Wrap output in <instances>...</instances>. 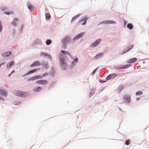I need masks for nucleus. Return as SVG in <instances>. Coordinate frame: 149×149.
<instances>
[{"label":"nucleus","mask_w":149,"mask_h":149,"mask_svg":"<svg viewBox=\"0 0 149 149\" xmlns=\"http://www.w3.org/2000/svg\"><path fill=\"white\" fill-rule=\"evenodd\" d=\"M14 93L16 95L19 97H24L28 95L27 92L20 91H14Z\"/></svg>","instance_id":"1"},{"label":"nucleus","mask_w":149,"mask_h":149,"mask_svg":"<svg viewBox=\"0 0 149 149\" xmlns=\"http://www.w3.org/2000/svg\"><path fill=\"white\" fill-rule=\"evenodd\" d=\"M60 61L61 63V66L63 67H66L67 65L66 63L64 62V59L63 58V56L61 55L60 58Z\"/></svg>","instance_id":"2"},{"label":"nucleus","mask_w":149,"mask_h":149,"mask_svg":"<svg viewBox=\"0 0 149 149\" xmlns=\"http://www.w3.org/2000/svg\"><path fill=\"white\" fill-rule=\"evenodd\" d=\"M100 39H98L96 40L94 42H93L91 45L92 47H95L97 46L100 42L101 41Z\"/></svg>","instance_id":"3"},{"label":"nucleus","mask_w":149,"mask_h":149,"mask_svg":"<svg viewBox=\"0 0 149 149\" xmlns=\"http://www.w3.org/2000/svg\"><path fill=\"white\" fill-rule=\"evenodd\" d=\"M117 76V74H111L108 75L106 77V79L109 80L111 78H114Z\"/></svg>","instance_id":"4"},{"label":"nucleus","mask_w":149,"mask_h":149,"mask_svg":"<svg viewBox=\"0 0 149 149\" xmlns=\"http://www.w3.org/2000/svg\"><path fill=\"white\" fill-rule=\"evenodd\" d=\"M36 83L39 84H45L47 83V81L46 80H39L36 81Z\"/></svg>","instance_id":"5"},{"label":"nucleus","mask_w":149,"mask_h":149,"mask_svg":"<svg viewBox=\"0 0 149 149\" xmlns=\"http://www.w3.org/2000/svg\"><path fill=\"white\" fill-rule=\"evenodd\" d=\"M123 98L125 102L128 103H129L131 99L130 96L125 95Z\"/></svg>","instance_id":"6"},{"label":"nucleus","mask_w":149,"mask_h":149,"mask_svg":"<svg viewBox=\"0 0 149 149\" xmlns=\"http://www.w3.org/2000/svg\"><path fill=\"white\" fill-rule=\"evenodd\" d=\"M41 65V63L38 61H36L34 62L30 66L31 67H33L36 66H40Z\"/></svg>","instance_id":"7"},{"label":"nucleus","mask_w":149,"mask_h":149,"mask_svg":"<svg viewBox=\"0 0 149 149\" xmlns=\"http://www.w3.org/2000/svg\"><path fill=\"white\" fill-rule=\"evenodd\" d=\"M70 38L68 36H67L62 39V42L63 43H66L70 41Z\"/></svg>","instance_id":"8"},{"label":"nucleus","mask_w":149,"mask_h":149,"mask_svg":"<svg viewBox=\"0 0 149 149\" xmlns=\"http://www.w3.org/2000/svg\"><path fill=\"white\" fill-rule=\"evenodd\" d=\"M84 33H85L84 32H83V33H80L74 37V38L73 39L74 40H76L81 37H82L84 35Z\"/></svg>","instance_id":"9"},{"label":"nucleus","mask_w":149,"mask_h":149,"mask_svg":"<svg viewBox=\"0 0 149 149\" xmlns=\"http://www.w3.org/2000/svg\"><path fill=\"white\" fill-rule=\"evenodd\" d=\"M0 94L2 95L6 96L7 95V93L6 91L0 88Z\"/></svg>","instance_id":"10"},{"label":"nucleus","mask_w":149,"mask_h":149,"mask_svg":"<svg viewBox=\"0 0 149 149\" xmlns=\"http://www.w3.org/2000/svg\"><path fill=\"white\" fill-rule=\"evenodd\" d=\"M130 66V65H123L121 66L119 68V69H125L127 68H129V67Z\"/></svg>","instance_id":"11"},{"label":"nucleus","mask_w":149,"mask_h":149,"mask_svg":"<svg viewBox=\"0 0 149 149\" xmlns=\"http://www.w3.org/2000/svg\"><path fill=\"white\" fill-rule=\"evenodd\" d=\"M137 60V59L136 58H134L129 60L128 61V63H132L135 62Z\"/></svg>","instance_id":"12"},{"label":"nucleus","mask_w":149,"mask_h":149,"mask_svg":"<svg viewBox=\"0 0 149 149\" xmlns=\"http://www.w3.org/2000/svg\"><path fill=\"white\" fill-rule=\"evenodd\" d=\"M38 70V69H34L32 70H30L29 71L27 74H29L33 73L36 72L37 71V70ZM38 70H40V69L38 68Z\"/></svg>","instance_id":"13"},{"label":"nucleus","mask_w":149,"mask_h":149,"mask_svg":"<svg viewBox=\"0 0 149 149\" xmlns=\"http://www.w3.org/2000/svg\"><path fill=\"white\" fill-rule=\"evenodd\" d=\"M103 53H102L101 52L98 54H97L96 55L95 57V58L96 59L98 58H99L101 56H102L103 55Z\"/></svg>","instance_id":"14"},{"label":"nucleus","mask_w":149,"mask_h":149,"mask_svg":"<svg viewBox=\"0 0 149 149\" xmlns=\"http://www.w3.org/2000/svg\"><path fill=\"white\" fill-rule=\"evenodd\" d=\"M28 7L29 9H30L31 10H33L34 9V6L30 3L28 4Z\"/></svg>","instance_id":"15"},{"label":"nucleus","mask_w":149,"mask_h":149,"mask_svg":"<svg viewBox=\"0 0 149 149\" xmlns=\"http://www.w3.org/2000/svg\"><path fill=\"white\" fill-rule=\"evenodd\" d=\"M11 54V52H8L4 53L3 54V56L4 57H6L10 55Z\"/></svg>","instance_id":"16"},{"label":"nucleus","mask_w":149,"mask_h":149,"mask_svg":"<svg viewBox=\"0 0 149 149\" xmlns=\"http://www.w3.org/2000/svg\"><path fill=\"white\" fill-rule=\"evenodd\" d=\"M14 64V61H11L7 65L8 67H9V68L11 67Z\"/></svg>","instance_id":"17"},{"label":"nucleus","mask_w":149,"mask_h":149,"mask_svg":"<svg viewBox=\"0 0 149 149\" xmlns=\"http://www.w3.org/2000/svg\"><path fill=\"white\" fill-rule=\"evenodd\" d=\"M127 27L130 29H132L133 28V25L131 24H128L127 25Z\"/></svg>","instance_id":"18"},{"label":"nucleus","mask_w":149,"mask_h":149,"mask_svg":"<svg viewBox=\"0 0 149 149\" xmlns=\"http://www.w3.org/2000/svg\"><path fill=\"white\" fill-rule=\"evenodd\" d=\"M88 18L86 17H85L83 18L82 20L81 21H84V22L82 24V25H84L86 24V22Z\"/></svg>","instance_id":"19"},{"label":"nucleus","mask_w":149,"mask_h":149,"mask_svg":"<svg viewBox=\"0 0 149 149\" xmlns=\"http://www.w3.org/2000/svg\"><path fill=\"white\" fill-rule=\"evenodd\" d=\"M41 89V88L40 87H38L37 88H36L33 89V91H34L38 92L40 91Z\"/></svg>","instance_id":"20"},{"label":"nucleus","mask_w":149,"mask_h":149,"mask_svg":"<svg viewBox=\"0 0 149 149\" xmlns=\"http://www.w3.org/2000/svg\"><path fill=\"white\" fill-rule=\"evenodd\" d=\"M46 19H49L51 18L50 15L48 13H46L45 14Z\"/></svg>","instance_id":"21"},{"label":"nucleus","mask_w":149,"mask_h":149,"mask_svg":"<svg viewBox=\"0 0 149 149\" xmlns=\"http://www.w3.org/2000/svg\"><path fill=\"white\" fill-rule=\"evenodd\" d=\"M107 24H115L116 22L115 21H111V20H106Z\"/></svg>","instance_id":"22"},{"label":"nucleus","mask_w":149,"mask_h":149,"mask_svg":"<svg viewBox=\"0 0 149 149\" xmlns=\"http://www.w3.org/2000/svg\"><path fill=\"white\" fill-rule=\"evenodd\" d=\"M143 94V92L141 91H139L136 92V95H141Z\"/></svg>","instance_id":"23"},{"label":"nucleus","mask_w":149,"mask_h":149,"mask_svg":"<svg viewBox=\"0 0 149 149\" xmlns=\"http://www.w3.org/2000/svg\"><path fill=\"white\" fill-rule=\"evenodd\" d=\"M35 80L34 76L28 79V81H29Z\"/></svg>","instance_id":"24"},{"label":"nucleus","mask_w":149,"mask_h":149,"mask_svg":"<svg viewBox=\"0 0 149 149\" xmlns=\"http://www.w3.org/2000/svg\"><path fill=\"white\" fill-rule=\"evenodd\" d=\"M35 78V79H41L42 78V77L39 75H37L34 76Z\"/></svg>","instance_id":"25"},{"label":"nucleus","mask_w":149,"mask_h":149,"mask_svg":"<svg viewBox=\"0 0 149 149\" xmlns=\"http://www.w3.org/2000/svg\"><path fill=\"white\" fill-rule=\"evenodd\" d=\"M52 42L51 40H47L46 42V44L47 45H49Z\"/></svg>","instance_id":"26"},{"label":"nucleus","mask_w":149,"mask_h":149,"mask_svg":"<svg viewBox=\"0 0 149 149\" xmlns=\"http://www.w3.org/2000/svg\"><path fill=\"white\" fill-rule=\"evenodd\" d=\"M4 13L6 14L9 15L11 14H13V13L12 12L7 11L5 12Z\"/></svg>","instance_id":"27"},{"label":"nucleus","mask_w":149,"mask_h":149,"mask_svg":"<svg viewBox=\"0 0 149 149\" xmlns=\"http://www.w3.org/2000/svg\"><path fill=\"white\" fill-rule=\"evenodd\" d=\"M130 142V140L129 139L127 140L125 142V144L127 145H129Z\"/></svg>","instance_id":"28"},{"label":"nucleus","mask_w":149,"mask_h":149,"mask_svg":"<svg viewBox=\"0 0 149 149\" xmlns=\"http://www.w3.org/2000/svg\"><path fill=\"white\" fill-rule=\"evenodd\" d=\"M130 49H128L127 47L125 49H124L123 51L124 53H125L128 52Z\"/></svg>","instance_id":"29"},{"label":"nucleus","mask_w":149,"mask_h":149,"mask_svg":"<svg viewBox=\"0 0 149 149\" xmlns=\"http://www.w3.org/2000/svg\"><path fill=\"white\" fill-rule=\"evenodd\" d=\"M12 24L13 26H16L17 25V23L15 21L13 20V22L12 23Z\"/></svg>","instance_id":"30"},{"label":"nucleus","mask_w":149,"mask_h":149,"mask_svg":"<svg viewBox=\"0 0 149 149\" xmlns=\"http://www.w3.org/2000/svg\"><path fill=\"white\" fill-rule=\"evenodd\" d=\"M134 46L133 45H131L128 46L127 47L128 49H129L130 50Z\"/></svg>","instance_id":"31"},{"label":"nucleus","mask_w":149,"mask_h":149,"mask_svg":"<svg viewBox=\"0 0 149 149\" xmlns=\"http://www.w3.org/2000/svg\"><path fill=\"white\" fill-rule=\"evenodd\" d=\"M2 29V26L1 24V21H0V32L1 31Z\"/></svg>","instance_id":"32"},{"label":"nucleus","mask_w":149,"mask_h":149,"mask_svg":"<svg viewBox=\"0 0 149 149\" xmlns=\"http://www.w3.org/2000/svg\"><path fill=\"white\" fill-rule=\"evenodd\" d=\"M78 16H75V17L73 18L72 19V21H75V20L77 18V17Z\"/></svg>","instance_id":"33"},{"label":"nucleus","mask_w":149,"mask_h":149,"mask_svg":"<svg viewBox=\"0 0 149 149\" xmlns=\"http://www.w3.org/2000/svg\"><path fill=\"white\" fill-rule=\"evenodd\" d=\"M44 66L45 69H47L48 68V66L47 64H45Z\"/></svg>","instance_id":"34"},{"label":"nucleus","mask_w":149,"mask_h":149,"mask_svg":"<svg viewBox=\"0 0 149 149\" xmlns=\"http://www.w3.org/2000/svg\"><path fill=\"white\" fill-rule=\"evenodd\" d=\"M97 69H95V70H94L93 72H92L91 73V74L92 75H93L95 72L96 71V70H97Z\"/></svg>","instance_id":"35"},{"label":"nucleus","mask_w":149,"mask_h":149,"mask_svg":"<svg viewBox=\"0 0 149 149\" xmlns=\"http://www.w3.org/2000/svg\"><path fill=\"white\" fill-rule=\"evenodd\" d=\"M61 53L63 54H66V52H67L65 51H61Z\"/></svg>","instance_id":"36"},{"label":"nucleus","mask_w":149,"mask_h":149,"mask_svg":"<svg viewBox=\"0 0 149 149\" xmlns=\"http://www.w3.org/2000/svg\"><path fill=\"white\" fill-rule=\"evenodd\" d=\"M106 22V21H104L102 22H101V24H107V22Z\"/></svg>","instance_id":"37"},{"label":"nucleus","mask_w":149,"mask_h":149,"mask_svg":"<svg viewBox=\"0 0 149 149\" xmlns=\"http://www.w3.org/2000/svg\"><path fill=\"white\" fill-rule=\"evenodd\" d=\"M48 74V73H45L44 74H43L42 75V76L43 77H44V76H46Z\"/></svg>","instance_id":"38"},{"label":"nucleus","mask_w":149,"mask_h":149,"mask_svg":"<svg viewBox=\"0 0 149 149\" xmlns=\"http://www.w3.org/2000/svg\"><path fill=\"white\" fill-rule=\"evenodd\" d=\"M66 54H68V55H69V56H70V53L68 52H66Z\"/></svg>","instance_id":"39"},{"label":"nucleus","mask_w":149,"mask_h":149,"mask_svg":"<svg viewBox=\"0 0 149 149\" xmlns=\"http://www.w3.org/2000/svg\"><path fill=\"white\" fill-rule=\"evenodd\" d=\"M14 71H13L10 74H9V75H8V76L10 77V75H11V74L13 73V72H14Z\"/></svg>","instance_id":"40"},{"label":"nucleus","mask_w":149,"mask_h":149,"mask_svg":"<svg viewBox=\"0 0 149 149\" xmlns=\"http://www.w3.org/2000/svg\"><path fill=\"white\" fill-rule=\"evenodd\" d=\"M74 60L76 62H77L78 61V59L77 58H76L74 59Z\"/></svg>","instance_id":"41"},{"label":"nucleus","mask_w":149,"mask_h":149,"mask_svg":"<svg viewBox=\"0 0 149 149\" xmlns=\"http://www.w3.org/2000/svg\"><path fill=\"white\" fill-rule=\"evenodd\" d=\"M124 26H125L126 24V22L125 21H124Z\"/></svg>","instance_id":"42"},{"label":"nucleus","mask_w":149,"mask_h":149,"mask_svg":"<svg viewBox=\"0 0 149 149\" xmlns=\"http://www.w3.org/2000/svg\"><path fill=\"white\" fill-rule=\"evenodd\" d=\"M18 20V19L16 18H15L14 20V21H17Z\"/></svg>","instance_id":"43"},{"label":"nucleus","mask_w":149,"mask_h":149,"mask_svg":"<svg viewBox=\"0 0 149 149\" xmlns=\"http://www.w3.org/2000/svg\"><path fill=\"white\" fill-rule=\"evenodd\" d=\"M2 98V97L0 96V99H1Z\"/></svg>","instance_id":"44"},{"label":"nucleus","mask_w":149,"mask_h":149,"mask_svg":"<svg viewBox=\"0 0 149 149\" xmlns=\"http://www.w3.org/2000/svg\"><path fill=\"white\" fill-rule=\"evenodd\" d=\"M1 65L0 64V67H1Z\"/></svg>","instance_id":"45"}]
</instances>
